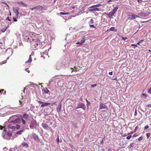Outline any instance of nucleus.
Listing matches in <instances>:
<instances>
[{
  "instance_id": "obj_63",
  "label": "nucleus",
  "mask_w": 151,
  "mask_h": 151,
  "mask_svg": "<svg viewBox=\"0 0 151 151\" xmlns=\"http://www.w3.org/2000/svg\"><path fill=\"white\" fill-rule=\"evenodd\" d=\"M139 43H140V42H138V43H137V44H139Z\"/></svg>"
},
{
  "instance_id": "obj_21",
  "label": "nucleus",
  "mask_w": 151,
  "mask_h": 151,
  "mask_svg": "<svg viewBox=\"0 0 151 151\" xmlns=\"http://www.w3.org/2000/svg\"><path fill=\"white\" fill-rule=\"evenodd\" d=\"M44 92L45 93H47L50 92L49 90L47 88H44Z\"/></svg>"
},
{
  "instance_id": "obj_9",
  "label": "nucleus",
  "mask_w": 151,
  "mask_h": 151,
  "mask_svg": "<svg viewBox=\"0 0 151 151\" xmlns=\"http://www.w3.org/2000/svg\"><path fill=\"white\" fill-rule=\"evenodd\" d=\"M138 14L141 16L143 17H145L148 15L147 13L145 12H140L138 13Z\"/></svg>"
},
{
  "instance_id": "obj_8",
  "label": "nucleus",
  "mask_w": 151,
  "mask_h": 151,
  "mask_svg": "<svg viewBox=\"0 0 151 151\" xmlns=\"http://www.w3.org/2000/svg\"><path fill=\"white\" fill-rule=\"evenodd\" d=\"M106 14L107 15L109 18H111V17L114 16V14L111 11L109 13Z\"/></svg>"
},
{
  "instance_id": "obj_51",
  "label": "nucleus",
  "mask_w": 151,
  "mask_h": 151,
  "mask_svg": "<svg viewBox=\"0 0 151 151\" xmlns=\"http://www.w3.org/2000/svg\"><path fill=\"white\" fill-rule=\"evenodd\" d=\"M20 120V119L19 118H17L15 120V121L17 122Z\"/></svg>"
},
{
  "instance_id": "obj_54",
  "label": "nucleus",
  "mask_w": 151,
  "mask_h": 151,
  "mask_svg": "<svg viewBox=\"0 0 151 151\" xmlns=\"http://www.w3.org/2000/svg\"><path fill=\"white\" fill-rule=\"evenodd\" d=\"M86 101L87 102V105H88V104H90L89 102L86 99Z\"/></svg>"
},
{
  "instance_id": "obj_33",
  "label": "nucleus",
  "mask_w": 151,
  "mask_h": 151,
  "mask_svg": "<svg viewBox=\"0 0 151 151\" xmlns=\"http://www.w3.org/2000/svg\"><path fill=\"white\" fill-rule=\"evenodd\" d=\"M122 40H126L127 39V37H122Z\"/></svg>"
},
{
  "instance_id": "obj_27",
  "label": "nucleus",
  "mask_w": 151,
  "mask_h": 151,
  "mask_svg": "<svg viewBox=\"0 0 151 151\" xmlns=\"http://www.w3.org/2000/svg\"><path fill=\"white\" fill-rule=\"evenodd\" d=\"M97 85V84H93V85H91V88H94Z\"/></svg>"
},
{
  "instance_id": "obj_16",
  "label": "nucleus",
  "mask_w": 151,
  "mask_h": 151,
  "mask_svg": "<svg viewBox=\"0 0 151 151\" xmlns=\"http://www.w3.org/2000/svg\"><path fill=\"white\" fill-rule=\"evenodd\" d=\"M17 4L19 5H23V6H26L27 5L26 4L23 3L22 1H19L17 2Z\"/></svg>"
},
{
  "instance_id": "obj_49",
  "label": "nucleus",
  "mask_w": 151,
  "mask_h": 151,
  "mask_svg": "<svg viewBox=\"0 0 151 151\" xmlns=\"http://www.w3.org/2000/svg\"><path fill=\"white\" fill-rule=\"evenodd\" d=\"M30 127L31 129H33V126L32 125H30Z\"/></svg>"
},
{
  "instance_id": "obj_38",
  "label": "nucleus",
  "mask_w": 151,
  "mask_h": 151,
  "mask_svg": "<svg viewBox=\"0 0 151 151\" xmlns=\"http://www.w3.org/2000/svg\"><path fill=\"white\" fill-rule=\"evenodd\" d=\"M60 14L62 15H66V13L61 12H60Z\"/></svg>"
},
{
  "instance_id": "obj_35",
  "label": "nucleus",
  "mask_w": 151,
  "mask_h": 151,
  "mask_svg": "<svg viewBox=\"0 0 151 151\" xmlns=\"http://www.w3.org/2000/svg\"><path fill=\"white\" fill-rule=\"evenodd\" d=\"M13 19L14 20V22H17V18H15L14 17H13Z\"/></svg>"
},
{
  "instance_id": "obj_44",
  "label": "nucleus",
  "mask_w": 151,
  "mask_h": 151,
  "mask_svg": "<svg viewBox=\"0 0 151 151\" xmlns=\"http://www.w3.org/2000/svg\"><path fill=\"white\" fill-rule=\"evenodd\" d=\"M137 129V127H136L135 128V129L134 130V132H136Z\"/></svg>"
},
{
  "instance_id": "obj_15",
  "label": "nucleus",
  "mask_w": 151,
  "mask_h": 151,
  "mask_svg": "<svg viewBox=\"0 0 151 151\" xmlns=\"http://www.w3.org/2000/svg\"><path fill=\"white\" fill-rule=\"evenodd\" d=\"M118 7L117 6L115 7L114 9L112 10V12L115 14V12L117 11L118 9Z\"/></svg>"
},
{
  "instance_id": "obj_41",
  "label": "nucleus",
  "mask_w": 151,
  "mask_h": 151,
  "mask_svg": "<svg viewBox=\"0 0 151 151\" xmlns=\"http://www.w3.org/2000/svg\"><path fill=\"white\" fill-rule=\"evenodd\" d=\"M59 138L58 137V136L57 139H56V141L58 142H58H59Z\"/></svg>"
},
{
  "instance_id": "obj_26",
  "label": "nucleus",
  "mask_w": 151,
  "mask_h": 151,
  "mask_svg": "<svg viewBox=\"0 0 151 151\" xmlns=\"http://www.w3.org/2000/svg\"><path fill=\"white\" fill-rule=\"evenodd\" d=\"M134 144V143H132L130 144V145L128 146V147L129 148H130L132 147H133V145Z\"/></svg>"
},
{
  "instance_id": "obj_36",
  "label": "nucleus",
  "mask_w": 151,
  "mask_h": 151,
  "mask_svg": "<svg viewBox=\"0 0 151 151\" xmlns=\"http://www.w3.org/2000/svg\"><path fill=\"white\" fill-rule=\"evenodd\" d=\"M148 127H149L148 126V125H147L145 127L144 129H147L148 128Z\"/></svg>"
},
{
  "instance_id": "obj_43",
  "label": "nucleus",
  "mask_w": 151,
  "mask_h": 151,
  "mask_svg": "<svg viewBox=\"0 0 151 151\" xmlns=\"http://www.w3.org/2000/svg\"><path fill=\"white\" fill-rule=\"evenodd\" d=\"M142 95L145 97H147V95L145 93H142Z\"/></svg>"
},
{
  "instance_id": "obj_45",
  "label": "nucleus",
  "mask_w": 151,
  "mask_h": 151,
  "mask_svg": "<svg viewBox=\"0 0 151 151\" xmlns=\"http://www.w3.org/2000/svg\"><path fill=\"white\" fill-rule=\"evenodd\" d=\"M137 111H136V110H135V112H134V115L135 116H136L137 115Z\"/></svg>"
},
{
  "instance_id": "obj_64",
  "label": "nucleus",
  "mask_w": 151,
  "mask_h": 151,
  "mask_svg": "<svg viewBox=\"0 0 151 151\" xmlns=\"http://www.w3.org/2000/svg\"><path fill=\"white\" fill-rule=\"evenodd\" d=\"M148 51H150V52H151V50H148Z\"/></svg>"
},
{
  "instance_id": "obj_5",
  "label": "nucleus",
  "mask_w": 151,
  "mask_h": 151,
  "mask_svg": "<svg viewBox=\"0 0 151 151\" xmlns=\"http://www.w3.org/2000/svg\"><path fill=\"white\" fill-rule=\"evenodd\" d=\"M78 108H81L84 110L86 109V107L85 105L82 103H80L78 105Z\"/></svg>"
},
{
  "instance_id": "obj_17",
  "label": "nucleus",
  "mask_w": 151,
  "mask_h": 151,
  "mask_svg": "<svg viewBox=\"0 0 151 151\" xmlns=\"http://www.w3.org/2000/svg\"><path fill=\"white\" fill-rule=\"evenodd\" d=\"M22 145L23 146V147L26 148H27L28 147V144L25 142H24L22 143Z\"/></svg>"
},
{
  "instance_id": "obj_37",
  "label": "nucleus",
  "mask_w": 151,
  "mask_h": 151,
  "mask_svg": "<svg viewBox=\"0 0 151 151\" xmlns=\"http://www.w3.org/2000/svg\"><path fill=\"white\" fill-rule=\"evenodd\" d=\"M90 27H94L96 29V27H94V25L93 24L90 25Z\"/></svg>"
},
{
  "instance_id": "obj_53",
  "label": "nucleus",
  "mask_w": 151,
  "mask_h": 151,
  "mask_svg": "<svg viewBox=\"0 0 151 151\" xmlns=\"http://www.w3.org/2000/svg\"><path fill=\"white\" fill-rule=\"evenodd\" d=\"M137 135H137L136 134H135L133 136V137H136Z\"/></svg>"
},
{
  "instance_id": "obj_46",
  "label": "nucleus",
  "mask_w": 151,
  "mask_h": 151,
  "mask_svg": "<svg viewBox=\"0 0 151 151\" xmlns=\"http://www.w3.org/2000/svg\"><path fill=\"white\" fill-rule=\"evenodd\" d=\"M131 45L132 46H134L136 47H137V45H135V44H132Z\"/></svg>"
},
{
  "instance_id": "obj_4",
  "label": "nucleus",
  "mask_w": 151,
  "mask_h": 151,
  "mask_svg": "<svg viewBox=\"0 0 151 151\" xmlns=\"http://www.w3.org/2000/svg\"><path fill=\"white\" fill-rule=\"evenodd\" d=\"M19 9L17 7H14L13 8V10L14 12L16 14V17L17 18H18V16L19 14Z\"/></svg>"
},
{
  "instance_id": "obj_24",
  "label": "nucleus",
  "mask_w": 151,
  "mask_h": 151,
  "mask_svg": "<svg viewBox=\"0 0 151 151\" xmlns=\"http://www.w3.org/2000/svg\"><path fill=\"white\" fill-rule=\"evenodd\" d=\"M110 30L112 31L116 32V30L114 28V27H111L110 29Z\"/></svg>"
},
{
  "instance_id": "obj_2",
  "label": "nucleus",
  "mask_w": 151,
  "mask_h": 151,
  "mask_svg": "<svg viewBox=\"0 0 151 151\" xmlns=\"http://www.w3.org/2000/svg\"><path fill=\"white\" fill-rule=\"evenodd\" d=\"M128 16L129 17L128 19L130 20H133L135 19L136 18H139V17L138 16L136 15L133 13L131 12H129L128 13Z\"/></svg>"
},
{
  "instance_id": "obj_47",
  "label": "nucleus",
  "mask_w": 151,
  "mask_h": 151,
  "mask_svg": "<svg viewBox=\"0 0 151 151\" xmlns=\"http://www.w3.org/2000/svg\"><path fill=\"white\" fill-rule=\"evenodd\" d=\"M109 74L110 75H112V74H113V72H112V71L109 72Z\"/></svg>"
},
{
  "instance_id": "obj_12",
  "label": "nucleus",
  "mask_w": 151,
  "mask_h": 151,
  "mask_svg": "<svg viewBox=\"0 0 151 151\" xmlns=\"http://www.w3.org/2000/svg\"><path fill=\"white\" fill-rule=\"evenodd\" d=\"M32 61V58L31 57V55H30L29 56V59L26 62V63H31Z\"/></svg>"
},
{
  "instance_id": "obj_58",
  "label": "nucleus",
  "mask_w": 151,
  "mask_h": 151,
  "mask_svg": "<svg viewBox=\"0 0 151 151\" xmlns=\"http://www.w3.org/2000/svg\"><path fill=\"white\" fill-rule=\"evenodd\" d=\"M76 6H73L72 7V9H74V8H76Z\"/></svg>"
},
{
  "instance_id": "obj_52",
  "label": "nucleus",
  "mask_w": 151,
  "mask_h": 151,
  "mask_svg": "<svg viewBox=\"0 0 151 151\" xmlns=\"http://www.w3.org/2000/svg\"><path fill=\"white\" fill-rule=\"evenodd\" d=\"M28 72V73H29L30 72V71L28 70V68H26L25 69Z\"/></svg>"
},
{
  "instance_id": "obj_31",
  "label": "nucleus",
  "mask_w": 151,
  "mask_h": 151,
  "mask_svg": "<svg viewBox=\"0 0 151 151\" xmlns=\"http://www.w3.org/2000/svg\"><path fill=\"white\" fill-rule=\"evenodd\" d=\"M90 22L91 24H93L94 23L93 20L92 19H91L90 20Z\"/></svg>"
},
{
  "instance_id": "obj_19",
  "label": "nucleus",
  "mask_w": 151,
  "mask_h": 151,
  "mask_svg": "<svg viewBox=\"0 0 151 151\" xmlns=\"http://www.w3.org/2000/svg\"><path fill=\"white\" fill-rule=\"evenodd\" d=\"M101 4H97L95 5H94L91 6L89 8H92L94 7H99L101 6Z\"/></svg>"
},
{
  "instance_id": "obj_18",
  "label": "nucleus",
  "mask_w": 151,
  "mask_h": 151,
  "mask_svg": "<svg viewBox=\"0 0 151 151\" xmlns=\"http://www.w3.org/2000/svg\"><path fill=\"white\" fill-rule=\"evenodd\" d=\"M61 108V104H59V105L57 107V111L58 112H59L60 111V109Z\"/></svg>"
},
{
  "instance_id": "obj_28",
  "label": "nucleus",
  "mask_w": 151,
  "mask_h": 151,
  "mask_svg": "<svg viewBox=\"0 0 151 151\" xmlns=\"http://www.w3.org/2000/svg\"><path fill=\"white\" fill-rule=\"evenodd\" d=\"M21 119L22 121V123L23 124H25L26 123L25 121L23 118H21Z\"/></svg>"
},
{
  "instance_id": "obj_39",
  "label": "nucleus",
  "mask_w": 151,
  "mask_h": 151,
  "mask_svg": "<svg viewBox=\"0 0 151 151\" xmlns=\"http://www.w3.org/2000/svg\"><path fill=\"white\" fill-rule=\"evenodd\" d=\"M137 1L140 3H141L142 1V0H137Z\"/></svg>"
},
{
  "instance_id": "obj_14",
  "label": "nucleus",
  "mask_w": 151,
  "mask_h": 151,
  "mask_svg": "<svg viewBox=\"0 0 151 151\" xmlns=\"http://www.w3.org/2000/svg\"><path fill=\"white\" fill-rule=\"evenodd\" d=\"M8 127L9 128L11 129L14 130H15L16 128V127L15 126H12V125H9L8 126Z\"/></svg>"
},
{
  "instance_id": "obj_6",
  "label": "nucleus",
  "mask_w": 151,
  "mask_h": 151,
  "mask_svg": "<svg viewBox=\"0 0 151 151\" xmlns=\"http://www.w3.org/2000/svg\"><path fill=\"white\" fill-rule=\"evenodd\" d=\"M99 109H108L107 107L103 103H101L99 105Z\"/></svg>"
},
{
  "instance_id": "obj_50",
  "label": "nucleus",
  "mask_w": 151,
  "mask_h": 151,
  "mask_svg": "<svg viewBox=\"0 0 151 151\" xmlns=\"http://www.w3.org/2000/svg\"><path fill=\"white\" fill-rule=\"evenodd\" d=\"M6 20H8V21H10L11 20L9 19V17H8L7 18H6Z\"/></svg>"
},
{
  "instance_id": "obj_56",
  "label": "nucleus",
  "mask_w": 151,
  "mask_h": 151,
  "mask_svg": "<svg viewBox=\"0 0 151 151\" xmlns=\"http://www.w3.org/2000/svg\"><path fill=\"white\" fill-rule=\"evenodd\" d=\"M3 91H4V90L3 89H1L0 90V93L3 92Z\"/></svg>"
},
{
  "instance_id": "obj_25",
  "label": "nucleus",
  "mask_w": 151,
  "mask_h": 151,
  "mask_svg": "<svg viewBox=\"0 0 151 151\" xmlns=\"http://www.w3.org/2000/svg\"><path fill=\"white\" fill-rule=\"evenodd\" d=\"M24 131V130H21L19 132H17L16 133V134H21L22 133V132H23Z\"/></svg>"
},
{
  "instance_id": "obj_34",
  "label": "nucleus",
  "mask_w": 151,
  "mask_h": 151,
  "mask_svg": "<svg viewBox=\"0 0 151 151\" xmlns=\"http://www.w3.org/2000/svg\"><path fill=\"white\" fill-rule=\"evenodd\" d=\"M142 137H139L138 139V140L139 141H141V140H142Z\"/></svg>"
},
{
  "instance_id": "obj_1",
  "label": "nucleus",
  "mask_w": 151,
  "mask_h": 151,
  "mask_svg": "<svg viewBox=\"0 0 151 151\" xmlns=\"http://www.w3.org/2000/svg\"><path fill=\"white\" fill-rule=\"evenodd\" d=\"M27 41L30 42L32 47L36 48L40 43L39 35L35 33L32 34V36L28 38Z\"/></svg>"
},
{
  "instance_id": "obj_32",
  "label": "nucleus",
  "mask_w": 151,
  "mask_h": 151,
  "mask_svg": "<svg viewBox=\"0 0 151 151\" xmlns=\"http://www.w3.org/2000/svg\"><path fill=\"white\" fill-rule=\"evenodd\" d=\"M150 133H147V134H146V135H147V137L148 138L150 136Z\"/></svg>"
},
{
  "instance_id": "obj_29",
  "label": "nucleus",
  "mask_w": 151,
  "mask_h": 151,
  "mask_svg": "<svg viewBox=\"0 0 151 151\" xmlns=\"http://www.w3.org/2000/svg\"><path fill=\"white\" fill-rule=\"evenodd\" d=\"M132 136L131 135H129L127 137V139H129Z\"/></svg>"
},
{
  "instance_id": "obj_61",
  "label": "nucleus",
  "mask_w": 151,
  "mask_h": 151,
  "mask_svg": "<svg viewBox=\"0 0 151 151\" xmlns=\"http://www.w3.org/2000/svg\"><path fill=\"white\" fill-rule=\"evenodd\" d=\"M143 41H144V40H141L139 42H140V43H141V42H142Z\"/></svg>"
},
{
  "instance_id": "obj_22",
  "label": "nucleus",
  "mask_w": 151,
  "mask_h": 151,
  "mask_svg": "<svg viewBox=\"0 0 151 151\" xmlns=\"http://www.w3.org/2000/svg\"><path fill=\"white\" fill-rule=\"evenodd\" d=\"M85 41V36H83L82 38V40L81 41V44H82Z\"/></svg>"
},
{
  "instance_id": "obj_13",
  "label": "nucleus",
  "mask_w": 151,
  "mask_h": 151,
  "mask_svg": "<svg viewBox=\"0 0 151 151\" xmlns=\"http://www.w3.org/2000/svg\"><path fill=\"white\" fill-rule=\"evenodd\" d=\"M29 115L28 114H24L22 118L23 119H27L29 117Z\"/></svg>"
},
{
  "instance_id": "obj_57",
  "label": "nucleus",
  "mask_w": 151,
  "mask_h": 151,
  "mask_svg": "<svg viewBox=\"0 0 151 151\" xmlns=\"http://www.w3.org/2000/svg\"><path fill=\"white\" fill-rule=\"evenodd\" d=\"M101 144H103L104 143L103 139H102L101 141L100 142Z\"/></svg>"
},
{
  "instance_id": "obj_60",
  "label": "nucleus",
  "mask_w": 151,
  "mask_h": 151,
  "mask_svg": "<svg viewBox=\"0 0 151 151\" xmlns=\"http://www.w3.org/2000/svg\"><path fill=\"white\" fill-rule=\"evenodd\" d=\"M76 44H81V42H78L76 43Z\"/></svg>"
},
{
  "instance_id": "obj_30",
  "label": "nucleus",
  "mask_w": 151,
  "mask_h": 151,
  "mask_svg": "<svg viewBox=\"0 0 151 151\" xmlns=\"http://www.w3.org/2000/svg\"><path fill=\"white\" fill-rule=\"evenodd\" d=\"M20 126L19 125H17L16 128L17 129H19L20 128Z\"/></svg>"
},
{
  "instance_id": "obj_42",
  "label": "nucleus",
  "mask_w": 151,
  "mask_h": 151,
  "mask_svg": "<svg viewBox=\"0 0 151 151\" xmlns=\"http://www.w3.org/2000/svg\"><path fill=\"white\" fill-rule=\"evenodd\" d=\"M38 102L39 104H42V103H43V102L40 101H38Z\"/></svg>"
},
{
  "instance_id": "obj_48",
  "label": "nucleus",
  "mask_w": 151,
  "mask_h": 151,
  "mask_svg": "<svg viewBox=\"0 0 151 151\" xmlns=\"http://www.w3.org/2000/svg\"><path fill=\"white\" fill-rule=\"evenodd\" d=\"M146 106L148 107H151V104L147 105Z\"/></svg>"
},
{
  "instance_id": "obj_10",
  "label": "nucleus",
  "mask_w": 151,
  "mask_h": 151,
  "mask_svg": "<svg viewBox=\"0 0 151 151\" xmlns=\"http://www.w3.org/2000/svg\"><path fill=\"white\" fill-rule=\"evenodd\" d=\"M32 137L35 140H37L38 139V136L35 134V133H33L32 134Z\"/></svg>"
},
{
  "instance_id": "obj_62",
  "label": "nucleus",
  "mask_w": 151,
  "mask_h": 151,
  "mask_svg": "<svg viewBox=\"0 0 151 151\" xmlns=\"http://www.w3.org/2000/svg\"><path fill=\"white\" fill-rule=\"evenodd\" d=\"M8 135L10 136H11L12 135V134L11 133H10L9 134H8Z\"/></svg>"
},
{
  "instance_id": "obj_59",
  "label": "nucleus",
  "mask_w": 151,
  "mask_h": 151,
  "mask_svg": "<svg viewBox=\"0 0 151 151\" xmlns=\"http://www.w3.org/2000/svg\"><path fill=\"white\" fill-rule=\"evenodd\" d=\"M19 102L20 103V105L21 106H22V102L21 101H19Z\"/></svg>"
},
{
  "instance_id": "obj_40",
  "label": "nucleus",
  "mask_w": 151,
  "mask_h": 151,
  "mask_svg": "<svg viewBox=\"0 0 151 151\" xmlns=\"http://www.w3.org/2000/svg\"><path fill=\"white\" fill-rule=\"evenodd\" d=\"M148 92L150 93H151V87L148 91Z\"/></svg>"
},
{
  "instance_id": "obj_20",
  "label": "nucleus",
  "mask_w": 151,
  "mask_h": 151,
  "mask_svg": "<svg viewBox=\"0 0 151 151\" xmlns=\"http://www.w3.org/2000/svg\"><path fill=\"white\" fill-rule=\"evenodd\" d=\"M42 126L45 129H46L48 127V125L46 123H43L42 124Z\"/></svg>"
},
{
  "instance_id": "obj_7",
  "label": "nucleus",
  "mask_w": 151,
  "mask_h": 151,
  "mask_svg": "<svg viewBox=\"0 0 151 151\" xmlns=\"http://www.w3.org/2000/svg\"><path fill=\"white\" fill-rule=\"evenodd\" d=\"M93 8L90 9H88V11L90 12H92L93 11H99V9L98 8L96 7H93Z\"/></svg>"
},
{
  "instance_id": "obj_55",
  "label": "nucleus",
  "mask_w": 151,
  "mask_h": 151,
  "mask_svg": "<svg viewBox=\"0 0 151 151\" xmlns=\"http://www.w3.org/2000/svg\"><path fill=\"white\" fill-rule=\"evenodd\" d=\"M133 133V131H131V132H130V133H128L127 135L130 134H132Z\"/></svg>"
},
{
  "instance_id": "obj_11",
  "label": "nucleus",
  "mask_w": 151,
  "mask_h": 151,
  "mask_svg": "<svg viewBox=\"0 0 151 151\" xmlns=\"http://www.w3.org/2000/svg\"><path fill=\"white\" fill-rule=\"evenodd\" d=\"M51 103L43 102V103L41 105V107H43L44 106H47L49 105Z\"/></svg>"
},
{
  "instance_id": "obj_23",
  "label": "nucleus",
  "mask_w": 151,
  "mask_h": 151,
  "mask_svg": "<svg viewBox=\"0 0 151 151\" xmlns=\"http://www.w3.org/2000/svg\"><path fill=\"white\" fill-rule=\"evenodd\" d=\"M7 29V27H4L2 28L1 30L2 32H4Z\"/></svg>"
},
{
  "instance_id": "obj_3",
  "label": "nucleus",
  "mask_w": 151,
  "mask_h": 151,
  "mask_svg": "<svg viewBox=\"0 0 151 151\" xmlns=\"http://www.w3.org/2000/svg\"><path fill=\"white\" fill-rule=\"evenodd\" d=\"M43 7L41 5H37L35 7H33L32 8H30V9L33 10L34 9H37L38 10L42 11L43 10Z\"/></svg>"
}]
</instances>
